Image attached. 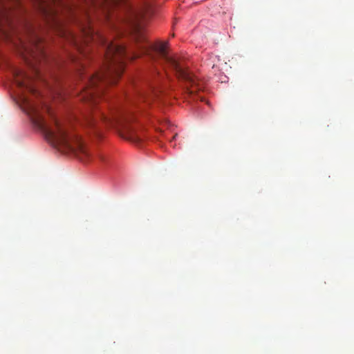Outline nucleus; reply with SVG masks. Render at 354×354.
Segmentation results:
<instances>
[{"label": "nucleus", "mask_w": 354, "mask_h": 354, "mask_svg": "<svg viewBox=\"0 0 354 354\" xmlns=\"http://www.w3.org/2000/svg\"><path fill=\"white\" fill-rule=\"evenodd\" d=\"M35 73H36V75L39 77V70L37 68H35Z\"/></svg>", "instance_id": "7"}, {"label": "nucleus", "mask_w": 354, "mask_h": 354, "mask_svg": "<svg viewBox=\"0 0 354 354\" xmlns=\"http://www.w3.org/2000/svg\"><path fill=\"white\" fill-rule=\"evenodd\" d=\"M110 112L111 115L108 116L98 109L92 111L84 116L82 125L94 127L98 120L106 124H113L123 117V111L118 107L111 109Z\"/></svg>", "instance_id": "4"}, {"label": "nucleus", "mask_w": 354, "mask_h": 354, "mask_svg": "<svg viewBox=\"0 0 354 354\" xmlns=\"http://www.w3.org/2000/svg\"><path fill=\"white\" fill-rule=\"evenodd\" d=\"M71 59H72V61H73V62H76V61H77V60H76V58H75V57H73Z\"/></svg>", "instance_id": "8"}, {"label": "nucleus", "mask_w": 354, "mask_h": 354, "mask_svg": "<svg viewBox=\"0 0 354 354\" xmlns=\"http://www.w3.org/2000/svg\"><path fill=\"white\" fill-rule=\"evenodd\" d=\"M39 12L52 28H62V15H72L73 11L64 0H34Z\"/></svg>", "instance_id": "2"}, {"label": "nucleus", "mask_w": 354, "mask_h": 354, "mask_svg": "<svg viewBox=\"0 0 354 354\" xmlns=\"http://www.w3.org/2000/svg\"><path fill=\"white\" fill-rule=\"evenodd\" d=\"M10 8L0 0V26L5 22L11 24Z\"/></svg>", "instance_id": "6"}, {"label": "nucleus", "mask_w": 354, "mask_h": 354, "mask_svg": "<svg viewBox=\"0 0 354 354\" xmlns=\"http://www.w3.org/2000/svg\"><path fill=\"white\" fill-rule=\"evenodd\" d=\"M178 84L185 93L194 99H200L201 101H205V99L201 96L198 92L203 89V86L198 82V79L189 71L185 69L178 62Z\"/></svg>", "instance_id": "3"}, {"label": "nucleus", "mask_w": 354, "mask_h": 354, "mask_svg": "<svg viewBox=\"0 0 354 354\" xmlns=\"http://www.w3.org/2000/svg\"><path fill=\"white\" fill-rule=\"evenodd\" d=\"M61 33H62V35H65V34H66L64 30H63V31L62 30V32H61Z\"/></svg>", "instance_id": "9"}, {"label": "nucleus", "mask_w": 354, "mask_h": 354, "mask_svg": "<svg viewBox=\"0 0 354 354\" xmlns=\"http://www.w3.org/2000/svg\"><path fill=\"white\" fill-rule=\"evenodd\" d=\"M12 75L16 85L22 90L20 100L24 111L35 125L43 131L46 139L64 151L86 154L81 138L71 132L67 123L59 120L48 106L38 104L26 95V92L37 97L40 95L30 77L17 68L13 69Z\"/></svg>", "instance_id": "1"}, {"label": "nucleus", "mask_w": 354, "mask_h": 354, "mask_svg": "<svg viewBox=\"0 0 354 354\" xmlns=\"http://www.w3.org/2000/svg\"><path fill=\"white\" fill-rule=\"evenodd\" d=\"M31 34L30 38V42L31 44V48L30 49V55L39 62L41 61H47L48 58L44 50L41 38L35 33Z\"/></svg>", "instance_id": "5"}]
</instances>
